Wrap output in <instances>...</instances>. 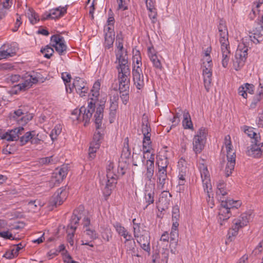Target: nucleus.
<instances>
[{"label": "nucleus", "mask_w": 263, "mask_h": 263, "mask_svg": "<svg viewBox=\"0 0 263 263\" xmlns=\"http://www.w3.org/2000/svg\"><path fill=\"white\" fill-rule=\"evenodd\" d=\"M57 161V159H53V156L50 157L41 158L39 159V160L34 161V163H36L34 165H48L50 164H54Z\"/></svg>", "instance_id": "31"}, {"label": "nucleus", "mask_w": 263, "mask_h": 263, "mask_svg": "<svg viewBox=\"0 0 263 263\" xmlns=\"http://www.w3.org/2000/svg\"><path fill=\"white\" fill-rule=\"evenodd\" d=\"M114 227L119 235H121L122 233L125 232L126 230H127L120 223L118 222H116L114 224Z\"/></svg>", "instance_id": "52"}, {"label": "nucleus", "mask_w": 263, "mask_h": 263, "mask_svg": "<svg viewBox=\"0 0 263 263\" xmlns=\"http://www.w3.org/2000/svg\"><path fill=\"white\" fill-rule=\"evenodd\" d=\"M122 153V155L124 154L125 157H128L130 155V152L128 146V138L127 137L125 139V143Z\"/></svg>", "instance_id": "53"}, {"label": "nucleus", "mask_w": 263, "mask_h": 263, "mask_svg": "<svg viewBox=\"0 0 263 263\" xmlns=\"http://www.w3.org/2000/svg\"><path fill=\"white\" fill-rule=\"evenodd\" d=\"M247 51V47L243 45L242 47L241 45H239L236 51L235 59L233 60V66L236 70H240L244 65L248 55Z\"/></svg>", "instance_id": "4"}, {"label": "nucleus", "mask_w": 263, "mask_h": 263, "mask_svg": "<svg viewBox=\"0 0 263 263\" xmlns=\"http://www.w3.org/2000/svg\"><path fill=\"white\" fill-rule=\"evenodd\" d=\"M157 164L158 167V170H166L168 161L167 158L164 157L163 158H159L157 160Z\"/></svg>", "instance_id": "37"}, {"label": "nucleus", "mask_w": 263, "mask_h": 263, "mask_svg": "<svg viewBox=\"0 0 263 263\" xmlns=\"http://www.w3.org/2000/svg\"><path fill=\"white\" fill-rule=\"evenodd\" d=\"M67 196L66 186L59 189L50 198L49 205L52 207H57L62 204L66 199Z\"/></svg>", "instance_id": "7"}, {"label": "nucleus", "mask_w": 263, "mask_h": 263, "mask_svg": "<svg viewBox=\"0 0 263 263\" xmlns=\"http://www.w3.org/2000/svg\"><path fill=\"white\" fill-rule=\"evenodd\" d=\"M102 138V135L100 132H95L93 136V140L95 142L94 146L91 145L89 148V156L91 159L95 157V153L97 149H98L100 146V140Z\"/></svg>", "instance_id": "16"}, {"label": "nucleus", "mask_w": 263, "mask_h": 263, "mask_svg": "<svg viewBox=\"0 0 263 263\" xmlns=\"http://www.w3.org/2000/svg\"><path fill=\"white\" fill-rule=\"evenodd\" d=\"M151 130L149 124L146 118H143L142 123V132L143 134H149Z\"/></svg>", "instance_id": "40"}, {"label": "nucleus", "mask_w": 263, "mask_h": 263, "mask_svg": "<svg viewBox=\"0 0 263 263\" xmlns=\"http://www.w3.org/2000/svg\"><path fill=\"white\" fill-rule=\"evenodd\" d=\"M223 44H221V50L222 52V65L223 67L226 68L228 66L231 53L230 51L229 50V44H228L227 45H224L223 46Z\"/></svg>", "instance_id": "20"}, {"label": "nucleus", "mask_w": 263, "mask_h": 263, "mask_svg": "<svg viewBox=\"0 0 263 263\" xmlns=\"http://www.w3.org/2000/svg\"><path fill=\"white\" fill-rule=\"evenodd\" d=\"M244 132L250 138H253L254 139V141L259 142L257 134L253 131V129L252 127L245 126L243 127Z\"/></svg>", "instance_id": "38"}, {"label": "nucleus", "mask_w": 263, "mask_h": 263, "mask_svg": "<svg viewBox=\"0 0 263 263\" xmlns=\"http://www.w3.org/2000/svg\"><path fill=\"white\" fill-rule=\"evenodd\" d=\"M51 42L52 43V46L60 55L65 53L67 50V46L65 44V40L63 36L58 34H55L51 37Z\"/></svg>", "instance_id": "8"}, {"label": "nucleus", "mask_w": 263, "mask_h": 263, "mask_svg": "<svg viewBox=\"0 0 263 263\" xmlns=\"http://www.w3.org/2000/svg\"><path fill=\"white\" fill-rule=\"evenodd\" d=\"M137 240V242L140 245L141 248L150 254V237L147 234L141 235Z\"/></svg>", "instance_id": "18"}, {"label": "nucleus", "mask_w": 263, "mask_h": 263, "mask_svg": "<svg viewBox=\"0 0 263 263\" xmlns=\"http://www.w3.org/2000/svg\"><path fill=\"white\" fill-rule=\"evenodd\" d=\"M116 63L118 65L117 66V69L118 70V74H129L130 69L128 64L127 58L126 54L123 55V53H116Z\"/></svg>", "instance_id": "5"}, {"label": "nucleus", "mask_w": 263, "mask_h": 263, "mask_svg": "<svg viewBox=\"0 0 263 263\" xmlns=\"http://www.w3.org/2000/svg\"><path fill=\"white\" fill-rule=\"evenodd\" d=\"M109 17L108 18L107 23L108 26L113 25L115 23V19L114 17V14L111 9L108 12Z\"/></svg>", "instance_id": "64"}, {"label": "nucleus", "mask_w": 263, "mask_h": 263, "mask_svg": "<svg viewBox=\"0 0 263 263\" xmlns=\"http://www.w3.org/2000/svg\"><path fill=\"white\" fill-rule=\"evenodd\" d=\"M85 213L86 212H85ZM83 217L84 218L83 219L82 224L84 228H85V229L90 228L91 224L90 217L86 216L85 214Z\"/></svg>", "instance_id": "57"}, {"label": "nucleus", "mask_w": 263, "mask_h": 263, "mask_svg": "<svg viewBox=\"0 0 263 263\" xmlns=\"http://www.w3.org/2000/svg\"><path fill=\"white\" fill-rule=\"evenodd\" d=\"M62 78L65 83L66 91H68V83L70 82L71 79V75L67 72H63L62 73Z\"/></svg>", "instance_id": "51"}, {"label": "nucleus", "mask_w": 263, "mask_h": 263, "mask_svg": "<svg viewBox=\"0 0 263 263\" xmlns=\"http://www.w3.org/2000/svg\"><path fill=\"white\" fill-rule=\"evenodd\" d=\"M43 138L44 136H40V138L38 137H37L36 138H34V144H36L35 147H37H37L35 148V149L37 151H41L43 148Z\"/></svg>", "instance_id": "49"}, {"label": "nucleus", "mask_w": 263, "mask_h": 263, "mask_svg": "<svg viewBox=\"0 0 263 263\" xmlns=\"http://www.w3.org/2000/svg\"><path fill=\"white\" fill-rule=\"evenodd\" d=\"M212 72L210 71L209 70L204 69L203 70V76L204 87L206 90L208 91L211 81H212Z\"/></svg>", "instance_id": "27"}, {"label": "nucleus", "mask_w": 263, "mask_h": 263, "mask_svg": "<svg viewBox=\"0 0 263 263\" xmlns=\"http://www.w3.org/2000/svg\"><path fill=\"white\" fill-rule=\"evenodd\" d=\"M179 208L178 205H175L172 209V221L173 223L176 222L178 223V220L180 217Z\"/></svg>", "instance_id": "41"}, {"label": "nucleus", "mask_w": 263, "mask_h": 263, "mask_svg": "<svg viewBox=\"0 0 263 263\" xmlns=\"http://www.w3.org/2000/svg\"><path fill=\"white\" fill-rule=\"evenodd\" d=\"M200 170L202 180L210 178L209 172L206 166L202 164V166H200Z\"/></svg>", "instance_id": "50"}, {"label": "nucleus", "mask_w": 263, "mask_h": 263, "mask_svg": "<svg viewBox=\"0 0 263 263\" xmlns=\"http://www.w3.org/2000/svg\"><path fill=\"white\" fill-rule=\"evenodd\" d=\"M240 205L239 202L236 200L231 199L221 200L217 218L220 225H224L225 222L232 215L231 210H236Z\"/></svg>", "instance_id": "1"}, {"label": "nucleus", "mask_w": 263, "mask_h": 263, "mask_svg": "<svg viewBox=\"0 0 263 263\" xmlns=\"http://www.w3.org/2000/svg\"><path fill=\"white\" fill-rule=\"evenodd\" d=\"M207 134V129L205 127H202L199 129L197 135H195L194 137L199 138L200 139H202L206 141Z\"/></svg>", "instance_id": "44"}, {"label": "nucleus", "mask_w": 263, "mask_h": 263, "mask_svg": "<svg viewBox=\"0 0 263 263\" xmlns=\"http://www.w3.org/2000/svg\"><path fill=\"white\" fill-rule=\"evenodd\" d=\"M263 251V240L261 241L257 246L255 249L253 251V254L257 255Z\"/></svg>", "instance_id": "62"}, {"label": "nucleus", "mask_w": 263, "mask_h": 263, "mask_svg": "<svg viewBox=\"0 0 263 263\" xmlns=\"http://www.w3.org/2000/svg\"><path fill=\"white\" fill-rule=\"evenodd\" d=\"M116 45L117 48L119 49L117 53H123V36L121 32L117 35Z\"/></svg>", "instance_id": "36"}, {"label": "nucleus", "mask_w": 263, "mask_h": 263, "mask_svg": "<svg viewBox=\"0 0 263 263\" xmlns=\"http://www.w3.org/2000/svg\"><path fill=\"white\" fill-rule=\"evenodd\" d=\"M84 238H87V240H82V245H88L91 247H93V244H90V242L94 240L98 237L97 233L96 232V231L91 228H88V229H85V230L84 231Z\"/></svg>", "instance_id": "14"}, {"label": "nucleus", "mask_w": 263, "mask_h": 263, "mask_svg": "<svg viewBox=\"0 0 263 263\" xmlns=\"http://www.w3.org/2000/svg\"><path fill=\"white\" fill-rule=\"evenodd\" d=\"M205 142V141L202 139H200L199 138L194 137L193 141V149L196 154L200 153L201 152L204 148Z\"/></svg>", "instance_id": "25"}, {"label": "nucleus", "mask_w": 263, "mask_h": 263, "mask_svg": "<svg viewBox=\"0 0 263 263\" xmlns=\"http://www.w3.org/2000/svg\"><path fill=\"white\" fill-rule=\"evenodd\" d=\"M116 183V179H107L106 184L104 189V194L106 197L109 196L111 194V191L114 187V184Z\"/></svg>", "instance_id": "34"}, {"label": "nucleus", "mask_w": 263, "mask_h": 263, "mask_svg": "<svg viewBox=\"0 0 263 263\" xmlns=\"http://www.w3.org/2000/svg\"><path fill=\"white\" fill-rule=\"evenodd\" d=\"M38 233L41 234V236L36 237L34 236V243L40 244L43 242L45 240L44 233L39 232Z\"/></svg>", "instance_id": "61"}, {"label": "nucleus", "mask_w": 263, "mask_h": 263, "mask_svg": "<svg viewBox=\"0 0 263 263\" xmlns=\"http://www.w3.org/2000/svg\"><path fill=\"white\" fill-rule=\"evenodd\" d=\"M31 79L33 80L32 76H30V78L29 79L26 80L23 82L19 83L16 85L15 87L17 88V89L20 91L26 90L32 86L33 81H31Z\"/></svg>", "instance_id": "32"}, {"label": "nucleus", "mask_w": 263, "mask_h": 263, "mask_svg": "<svg viewBox=\"0 0 263 263\" xmlns=\"http://www.w3.org/2000/svg\"><path fill=\"white\" fill-rule=\"evenodd\" d=\"M129 74H118L119 87V89L120 92L122 91H126L129 90V79L128 76Z\"/></svg>", "instance_id": "17"}, {"label": "nucleus", "mask_w": 263, "mask_h": 263, "mask_svg": "<svg viewBox=\"0 0 263 263\" xmlns=\"http://www.w3.org/2000/svg\"><path fill=\"white\" fill-rule=\"evenodd\" d=\"M115 40V32H106L105 34L104 46L105 48L112 47Z\"/></svg>", "instance_id": "28"}, {"label": "nucleus", "mask_w": 263, "mask_h": 263, "mask_svg": "<svg viewBox=\"0 0 263 263\" xmlns=\"http://www.w3.org/2000/svg\"><path fill=\"white\" fill-rule=\"evenodd\" d=\"M86 85V83L83 80V79L80 77H76L73 82V87H74L77 91H80L82 89L84 86Z\"/></svg>", "instance_id": "35"}, {"label": "nucleus", "mask_w": 263, "mask_h": 263, "mask_svg": "<svg viewBox=\"0 0 263 263\" xmlns=\"http://www.w3.org/2000/svg\"><path fill=\"white\" fill-rule=\"evenodd\" d=\"M182 124L185 129H193L192 122L191 121V116L189 112L186 110L183 112V119Z\"/></svg>", "instance_id": "29"}, {"label": "nucleus", "mask_w": 263, "mask_h": 263, "mask_svg": "<svg viewBox=\"0 0 263 263\" xmlns=\"http://www.w3.org/2000/svg\"><path fill=\"white\" fill-rule=\"evenodd\" d=\"M179 226V223L176 222H173L172 224V230L170 233V246L175 247L178 243V238L179 236L178 227Z\"/></svg>", "instance_id": "19"}, {"label": "nucleus", "mask_w": 263, "mask_h": 263, "mask_svg": "<svg viewBox=\"0 0 263 263\" xmlns=\"http://www.w3.org/2000/svg\"><path fill=\"white\" fill-rule=\"evenodd\" d=\"M153 49L151 48H148V54L149 58L150 59L151 61L152 62L153 66L159 70H161L162 69V65L160 60L158 58L157 54L155 53H153L152 51Z\"/></svg>", "instance_id": "22"}, {"label": "nucleus", "mask_w": 263, "mask_h": 263, "mask_svg": "<svg viewBox=\"0 0 263 263\" xmlns=\"http://www.w3.org/2000/svg\"><path fill=\"white\" fill-rule=\"evenodd\" d=\"M224 144L227 152L228 163L225 169V174L227 177L230 176L232 173V171L234 170L235 164V154L232 152L231 148V138L229 135H227L225 137Z\"/></svg>", "instance_id": "3"}, {"label": "nucleus", "mask_w": 263, "mask_h": 263, "mask_svg": "<svg viewBox=\"0 0 263 263\" xmlns=\"http://www.w3.org/2000/svg\"><path fill=\"white\" fill-rule=\"evenodd\" d=\"M45 79L40 73L36 72L35 74L34 75V84L36 83H43Z\"/></svg>", "instance_id": "60"}, {"label": "nucleus", "mask_w": 263, "mask_h": 263, "mask_svg": "<svg viewBox=\"0 0 263 263\" xmlns=\"http://www.w3.org/2000/svg\"><path fill=\"white\" fill-rule=\"evenodd\" d=\"M97 98L91 99V101L88 103V108L87 109L84 106H82L80 109H75L72 112L71 118L77 120L78 121H84V126L89 123L90 118L92 117V113L95 111L96 103L93 102Z\"/></svg>", "instance_id": "2"}, {"label": "nucleus", "mask_w": 263, "mask_h": 263, "mask_svg": "<svg viewBox=\"0 0 263 263\" xmlns=\"http://www.w3.org/2000/svg\"><path fill=\"white\" fill-rule=\"evenodd\" d=\"M24 130V129H23ZM24 130L21 132V135L23 134ZM21 134L19 135V136ZM32 137L31 136V132H27L24 136L18 138H20L21 145H23L26 144L30 139H31Z\"/></svg>", "instance_id": "45"}, {"label": "nucleus", "mask_w": 263, "mask_h": 263, "mask_svg": "<svg viewBox=\"0 0 263 263\" xmlns=\"http://www.w3.org/2000/svg\"><path fill=\"white\" fill-rule=\"evenodd\" d=\"M172 195L167 191H163L159 198V203L163 206V208H167L171 201Z\"/></svg>", "instance_id": "23"}, {"label": "nucleus", "mask_w": 263, "mask_h": 263, "mask_svg": "<svg viewBox=\"0 0 263 263\" xmlns=\"http://www.w3.org/2000/svg\"><path fill=\"white\" fill-rule=\"evenodd\" d=\"M143 148L144 153H151V148L149 145L151 144V134H143Z\"/></svg>", "instance_id": "33"}, {"label": "nucleus", "mask_w": 263, "mask_h": 263, "mask_svg": "<svg viewBox=\"0 0 263 263\" xmlns=\"http://www.w3.org/2000/svg\"><path fill=\"white\" fill-rule=\"evenodd\" d=\"M118 100V96H114L113 98L110 99L111 102L110 107V111H116L117 107H118V103L117 101Z\"/></svg>", "instance_id": "54"}, {"label": "nucleus", "mask_w": 263, "mask_h": 263, "mask_svg": "<svg viewBox=\"0 0 263 263\" xmlns=\"http://www.w3.org/2000/svg\"><path fill=\"white\" fill-rule=\"evenodd\" d=\"M23 114V111L21 109H18L17 110L14 111L13 113V115L12 116L11 118L14 120H16L18 121L20 120H22L24 117H21V116Z\"/></svg>", "instance_id": "56"}, {"label": "nucleus", "mask_w": 263, "mask_h": 263, "mask_svg": "<svg viewBox=\"0 0 263 263\" xmlns=\"http://www.w3.org/2000/svg\"><path fill=\"white\" fill-rule=\"evenodd\" d=\"M23 127H18L11 130L2 133L0 132V137L2 139L6 140L7 141H17L19 138V135L23 130Z\"/></svg>", "instance_id": "10"}, {"label": "nucleus", "mask_w": 263, "mask_h": 263, "mask_svg": "<svg viewBox=\"0 0 263 263\" xmlns=\"http://www.w3.org/2000/svg\"><path fill=\"white\" fill-rule=\"evenodd\" d=\"M41 52L44 54V57L50 59L54 53V50L52 47L47 45L44 48L41 49Z\"/></svg>", "instance_id": "39"}, {"label": "nucleus", "mask_w": 263, "mask_h": 263, "mask_svg": "<svg viewBox=\"0 0 263 263\" xmlns=\"http://www.w3.org/2000/svg\"><path fill=\"white\" fill-rule=\"evenodd\" d=\"M14 248L12 249L11 250L13 253L15 257L17 256L18 253V252L23 248V246L21 243H20L17 245H14Z\"/></svg>", "instance_id": "63"}, {"label": "nucleus", "mask_w": 263, "mask_h": 263, "mask_svg": "<svg viewBox=\"0 0 263 263\" xmlns=\"http://www.w3.org/2000/svg\"><path fill=\"white\" fill-rule=\"evenodd\" d=\"M156 175L158 187L160 189H164L165 184L167 183L168 180L166 170H158Z\"/></svg>", "instance_id": "15"}, {"label": "nucleus", "mask_w": 263, "mask_h": 263, "mask_svg": "<svg viewBox=\"0 0 263 263\" xmlns=\"http://www.w3.org/2000/svg\"><path fill=\"white\" fill-rule=\"evenodd\" d=\"M135 221H136V218L133 219L134 235L135 238H139L141 235H140V224L139 223H135Z\"/></svg>", "instance_id": "47"}, {"label": "nucleus", "mask_w": 263, "mask_h": 263, "mask_svg": "<svg viewBox=\"0 0 263 263\" xmlns=\"http://www.w3.org/2000/svg\"><path fill=\"white\" fill-rule=\"evenodd\" d=\"M145 199L146 202L147 204L146 205L145 208H144V209L146 208L148 206V205H149L150 204L153 203L154 201V193H149L147 194H145Z\"/></svg>", "instance_id": "55"}, {"label": "nucleus", "mask_w": 263, "mask_h": 263, "mask_svg": "<svg viewBox=\"0 0 263 263\" xmlns=\"http://www.w3.org/2000/svg\"><path fill=\"white\" fill-rule=\"evenodd\" d=\"M202 182L204 191L207 192V193H209V188L210 190L212 189V186L210 183V178H206L205 179H203Z\"/></svg>", "instance_id": "58"}, {"label": "nucleus", "mask_w": 263, "mask_h": 263, "mask_svg": "<svg viewBox=\"0 0 263 263\" xmlns=\"http://www.w3.org/2000/svg\"><path fill=\"white\" fill-rule=\"evenodd\" d=\"M62 131V125L61 124L57 125L52 130L50 136L52 140L57 138V136L60 135Z\"/></svg>", "instance_id": "42"}, {"label": "nucleus", "mask_w": 263, "mask_h": 263, "mask_svg": "<svg viewBox=\"0 0 263 263\" xmlns=\"http://www.w3.org/2000/svg\"><path fill=\"white\" fill-rule=\"evenodd\" d=\"M254 142L255 144L251 145L250 148L247 150V154L249 156L259 158L262 155L260 149V144H258V142L254 141Z\"/></svg>", "instance_id": "21"}, {"label": "nucleus", "mask_w": 263, "mask_h": 263, "mask_svg": "<svg viewBox=\"0 0 263 263\" xmlns=\"http://www.w3.org/2000/svg\"><path fill=\"white\" fill-rule=\"evenodd\" d=\"M100 83L98 81H96L93 84L92 88L91 90L92 96L95 98H97L99 96V90L100 89Z\"/></svg>", "instance_id": "43"}, {"label": "nucleus", "mask_w": 263, "mask_h": 263, "mask_svg": "<svg viewBox=\"0 0 263 263\" xmlns=\"http://www.w3.org/2000/svg\"><path fill=\"white\" fill-rule=\"evenodd\" d=\"M216 196H217V199L221 202L222 200H226L224 196L227 195V193L225 190L221 189L217 190L216 191Z\"/></svg>", "instance_id": "59"}, {"label": "nucleus", "mask_w": 263, "mask_h": 263, "mask_svg": "<svg viewBox=\"0 0 263 263\" xmlns=\"http://www.w3.org/2000/svg\"><path fill=\"white\" fill-rule=\"evenodd\" d=\"M239 229L240 228L236 226V225L233 224L232 226V227L228 231L227 239L226 241V243H227L228 241L231 242L234 239L235 237L238 234V232Z\"/></svg>", "instance_id": "30"}, {"label": "nucleus", "mask_w": 263, "mask_h": 263, "mask_svg": "<svg viewBox=\"0 0 263 263\" xmlns=\"http://www.w3.org/2000/svg\"><path fill=\"white\" fill-rule=\"evenodd\" d=\"M85 215L84 207L80 205L77 209L74 210L70 219V222L68 226V231L71 230L75 231L80 219Z\"/></svg>", "instance_id": "6"}, {"label": "nucleus", "mask_w": 263, "mask_h": 263, "mask_svg": "<svg viewBox=\"0 0 263 263\" xmlns=\"http://www.w3.org/2000/svg\"><path fill=\"white\" fill-rule=\"evenodd\" d=\"M259 86L260 88L258 89V94L254 97L252 104L256 105L261 100V96L263 95V82H259Z\"/></svg>", "instance_id": "46"}, {"label": "nucleus", "mask_w": 263, "mask_h": 263, "mask_svg": "<svg viewBox=\"0 0 263 263\" xmlns=\"http://www.w3.org/2000/svg\"><path fill=\"white\" fill-rule=\"evenodd\" d=\"M68 173V167L67 166L63 165L60 168H57L52 174L51 180L49 182L50 186L53 187L52 184H59L65 177H66Z\"/></svg>", "instance_id": "9"}, {"label": "nucleus", "mask_w": 263, "mask_h": 263, "mask_svg": "<svg viewBox=\"0 0 263 263\" xmlns=\"http://www.w3.org/2000/svg\"><path fill=\"white\" fill-rule=\"evenodd\" d=\"M124 243L125 245V249L127 252L129 253L131 252L132 253L135 252L136 243L135 240Z\"/></svg>", "instance_id": "48"}, {"label": "nucleus", "mask_w": 263, "mask_h": 263, "mask_svg": "<svg viewBox=\"0 0 263 263\" xmlns=\"http://www.w3.org/2000/svg\"><path fill=\"white\" fill-rule=\"evenodd\" d=\"M132 74L134 84L137 89H141L144 86V81L142 69L140 65L137 66H134Z\"/></svg>", "instance_id": "11"}, {"label": "nucleus", "mask_w": 263, "mask_h": 263, "mask_svg": "<svg viewBox=\"0 0 263 263\" xmlns=\"http://www.w3.org/2000/svg\"><path fill=\"white\" fill-rule=\"evenodd\" d=\"M102 104H100L97 108L96 113L94 117L95 118V124L96 132H100L99 130L102 128V122L103 118V111L104 109L105 102L102 101Z\"/></svg>", "instance_id": "13"}, {"label": "nucleus", "mask_w": 263, "mask_h": 263, "mask_svg": "<svg viewBox=\"0 0 263 263\" xmlns=\"http://www.w3.org/2000/svg\"><path fill=\"white\" fill-rule=\"evenodd\" d=\"M67 8L65 7H58L50 10L51 19L58 18L66 13Z\"/></svg>", "instance_id": "26"}, {"label": "nucleus", "mask_w": 263, "mask_h": 263, "mask_svg": "<svg viewBox=\"0 0 263 263\" xmlns=\"http://www.w3.org/2000/svg\"><path fill=\"white\" fill-rule=\"evenodd\" d=\"M218 29L219 34V42L220 44L227 45L229 44L228 40L229 34L227 27L226 23L222 20L219 21L218 26ZM224 45H223V46Z\"/></svg>", "instance_id": "12"}, {"label": "nucleus", "mask_w": 263, "mask_h": 263, "mask_svg": "<svg viewBox=\"0 0 263 263\" xmlns=\"http://www.w3.org/2000/svg\"><path fill=\"white\" fill-rule=\"evenodd\" d=\"M250 215H248L247 214H242L238 218L234 219L233 224L236 225L239 228H242L247 225L249 222V219Z\"/></svg>", "instance_id": "24"}]
</instances>
